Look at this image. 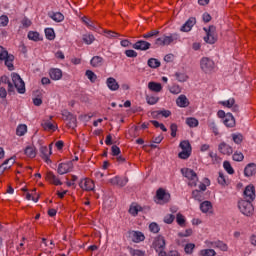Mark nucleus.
<instances>
[{"label":"nucleus","mask_w":256,"mask_h":256,"mask_svg":"<svg viewBox=\"0 0 256 256\" xmlns=\"http://www.w3.org/2000/svg\"><path fill=\"white\" fill-rule=\"evenodd\" d=\"M12 82L7 76H2L0 78L1 83L8 85V93H15V89H17L18 93L23 95L25 93V82L21 78V76L17 73L11 74Z\"/></svg>","instance_id":"obj_1"},{"label":"nucleus","mask_w":256,"mask_h":256,"mask_svg":"<svg viewBox=\"0 0 256 256\" xmlns=\"http://www.w3.org/2000/svg\"><path fill=\"white\" fill-rule=\"evenodd\" d=\"M15 60V56L13 54H9L5 47L0 46V61H4L6 67H8L9 71H13V61Z\"/></svg>","instance_id":"obj_2"},{"label":"nucleus","mask_w":256,"mask_h":256,"mask_svg":"<svg viewBox=\"0 0 256 256\" xmlns=\"http://www.w3.org/2000/svg\"><path fill=\"white\" fill-rule=\"evenodd\" d=\"M206 36L204 37L205 43L209 45H215L217 43V28L215 26H209L208 28H204Z\"/></svg>","instance_id":"obj_3"},{"label":"nucleus","mask_w":256,"mask_h":256,"mask_svg":"<svg viewBox=\"0 0 256 256\" xmlns=\"http://www.w3.org/2000/svg\"><path fill=\"white\" fill-rule=\"evenodd\" d=\"M238 207L241 213L246 215V217H251V215H253V211H255L252 202L249 200H240L238 202Z\"/></svg>","instance_id":"obj_4"},{"label":"nucleus","mask_w":256,"mask_h":256,"mask_svg":"<svg viewBox=\"0 0 256 256\" xmlns=\"http://www.w3.org/2000/svg\"><path fill=\"white\" fill-rule=\"evenodd\" d=\"M181 173L184 177H187L188 180L190 181L188 183V185H190V187H197V181H199V178L197 177V173H195V171H193V169L182 168Z\"/></svg>","instance_id":"obj_5"},{"label":"nucleus","mask_w":256,"mask_h":256,"mask_svg":"<svg viewBox=\"0 0 256 256\" xmlns=\"http://www.w3.org/2000/svg\"><path fill=\"white\" fill-rule=\"evenodd\" d=\"M153 248L159 256H167L165 251V238L163 236H158L153 242Z\"/></svg>","instance_id":"obj_6"},{"label":"nucleus","mask_w":256,"mask_h":256,"mask_svg":"<svg viewBox=\"0 0 256 256\" xmlns=\"http://www.w3.org/2000/svg\"><path fill=\"white\" fill-rule=\"evenodd\" d=\"M201 70L204 73H213L215 70V62L211 58L204 57L200 61Z\"/></svg>","instance_id":"obj_7"},{"label":"nucleus","mask_w":256,"mask_h":256,"mask_svg":"<svg viewBox=\"0 0 256 256\" xmlns=\"http://www.w3.org/2000/svg\"><path fill=\"white\" fill-rule=\"evenodd\" d=\"M244 198L245 201H255V186H253L252 184L246 186L244 190Z\"/></svg>","instance_id":"obj_8"},{"label":"nucleus","mask_w":256,"mask_h":256,"mask_svg":"<svg viewBox=\"0 0 256 256\" xmlns=\"http://www.w3.org/2000/svg\"><path fill=\"white\" fill-rule=\"evenodd\" d=\"M79 187H81L83 191H93V189H95V183L89 178H84L79 182Z\"/></svg>","instance_id":"obj_9"},{"label":"nucleus","mask_w":256,"mask_h":256,"mask_svg":"<svg viewBox=\"0 0 256 256\" xmlns=\"http://www.w3.org/2000/svg\"><path fill=\"white\" fill-rule=\"evenodd\" d=\"M132 47L137 51H148V49H151V43L145 40H139L136 43H134Z\"/></svg>","instance_id":"obj_10"},{"label":"nucleus","mask_w":256,"mask_h":256,"mask_svg":"<svg viewBox=\"0 0 256 256\" xmlns=\"http://www.w3.org/2000/svg\"><path fill=\"white\" fill-rule=\"evenodd\" d=\"M156 199H158V201H162V203H169L171 195L165 192L163 188H160L156 192Z\"/></svg>","instance_id":"obj_11"},{"label":"nucleus","mask_w":256,"mask_h":256,"mask_svg":"<svg viewBox=\"0 0 256 256\" xmlns=\"http://www.w3.org/2000/svg\"><path fill=\"white\" fill-rule=\"evenodd\" d=\"M197 23V19L195 17H190L185 24L180 28V31L183 33H189L191 29H193L194 25Z\"/></svg>","instance_id":"obj_12"},{"label":"nucleus","mask_w":256,"mask_h":256,"mask_svg":"<svg viewBox=\"0 0 256 256\" xmlns=\"http://www.w3.org/2000/svg\"><path fill=\"white\" fill-rule=\"evenodd\" d=\"M110 183L112 185H118V187H125V185H127V183H129V178L128 177L121 178L119 176H116V177L110 179Z\"/></svg>","instance_id":"obj_13"},{"label":"nucleus","mask_w":256,"mask_h":256,"mask_svg":"<svg viewBox=\"0 0 256 256\" xmlns=\"http://www.w3.org/2000/svg\"><path fill=\"white\" fill-rule=\"evenodd\" d=\"M208 247H214L216 249H220V251H229V246L221 240L209 242Z\"/></svg>","instance_id":"obj_14"},{"label":"nucleus","mask_w":256,"mask_h":256,"mask_svg":"<svg viewBox=\"0 0 256 256\" xmlns=\"http://www.w3.org/2000/svg\"><path fill=\"white\" fill-rule=\"evenodd\" d=\"M218 151H220V153H222V155H232L233 147H231L230 145H228L225 142H222L218 146Z\"/></svg>","instance_id":"obj_15"},{"label":"nucleus","mask_w":256,"mask_h":256,"mask_svg":"<svg viewBox=\"0 0 256 256\" xmlns=\"http://www.w3.org/2000/svg\"><path fill=\"white\" fill-rule=\"evenodd\" d=\"M73 169V163L68 162V163H61L58 166V173L59 175H65L66 173H69Z\"/></svg>","instance_id":"obj_16"},{"label":"nucleus","mask_w":256,"mask_h":256,"mask_svg":"<svg viewBox=\"0 0 256 256\" xmlns=\"http://www.w3.org/2000/svg\"><path fill=\"white\" fill-rule=\"evenodd\" d=\"M40 153H41V158L46 162V163H51V155L53 154L52 151H49V148L47 146H41L40 147Z\"/></svg>","instance_id":"obj_17"},{"label":"nucleus","mask_w":256,"mask_h":256,"mask_svg":"<svg viewBox=\"0 0 256 256\" xmlns=\"http://www.w3.org/2000/svg\"><path fill=\"white\" fill-rule=\"evenodd\" d=\"M244 175L245 177H253V175H256V164H248L244 169Z\"/></svg>","instance_id":"obj_18"},{"label":"nucleus","mask_w":256,"mask_h":256,"mask_svg":"<svg viewBox=\"0 0 256 256\" xmlns=\"http://www.w3.org/2000/svg\"><path fill=\"white\" fill-rule=\"evenodd\" d=\"M106 84L108 89H110V91H118L119 90V83H117V80L113 77H109L106 80Z\"/></svg>","instance_id":"obj_19"},{"label":"nucleus","mask_w":256,"mask_h":256,"mask_svg":"<svg viewBox=\"0 0 256 256\" xmlns=\"http://www.w3.org/2000/svg\"><path fill=\"white\" fill-rule=\"evenodd\" d=\"M200 211L202 213H212L213 212V204L211 201H204L200 204Z\"/></svg>","instance_id":"obj_20"},{"label":"nucleus","mask_w":256,"mask_h":256,"mask_svg":"<svg viewBox=\"0 0 256 256\" xmlns=\"http://www.w3.org/2000/svg\"><path fill=\"white\" fill-rule=\"evenodd\" d=\"M148 89L153 93H161V91H163V86L161 83L152 81L148 83Z\"/></svg>","instance_id":"obj_21"},{"label":"nucleus","mask_w":256,"mask_h":256,"mask_svg":"<svg viewBox=\"0 0 256 256\" xmlns=\"http://www.w3.org/2000/svg\"><path fill=\"white\" fill-rule=\"evenodd\" d=\"M223 123L226 127H229V128L235 127V117H233V114L227 113L225 116V119L223 120Z\"/></svg>","instance_id":"obj_22"},{"label":"nucleus","mask_w":256,"mask_h":256,"mask_svg":"<svg viewBox=\"0 0 256 256\" xmlns=\"http://www.w3.org/2000/svg\"><path fill=\"white\" fill-rule=\"evenodd\" d=\"M46 179L53 185H63V182H61V180H59V178L56 177L53 172H47Z\"/></svg>","instance_id":"obj_23"},{"label":"nucleus","mask_w":256,"mask_h":256,"mask_svg":"<svg viewBox=\"0 0 256 256\" xmlns=\"http://www.w3.org/2000/svg\"><path fill=\"white\" fill-rule=\"evenodd\" d=\"M50 77L53 81H59L63 77V72L59 68H53L50 70Z\"/></svg>","instance_id":"obj_24"},{"label":"nucleus","mask_w":256,"mask_h":256,"mask_svg":"<svg viewBox=\"0 0 256 256\" xmlns=\"http://www.w3.org/2000/svg\"><path fill=\"white\" fill-rule=\"evenodd\" d=\"M13 163H15L13 158L5 160L4 163L0 166V175H3L7 169H11V165H13Z\"/></svg>","instance_id":"obj_25"},{"label":"nucleus","mask_w":256,"mask_h":256,"mask_svg":"<svg viewBox=\"0 0 256 256\" xmlns=\"http://www.w3.org/2000/svg\"><path fill=\"white\" fill-rule=\"evenodd\" d=\"M48 16L50 19H53V21H56V23H61L65 19V16L61 12H49Z\"/></svg>","instance_id":"obj_26"},{"label":"nucleus","mask_w":256,"mask_h":256,"mask_svg":"<svg viewBox=\"0 0 256 256\" xmlns=\"http://www.w3.org/2000/svg\"><path fill=\"white\" fill-rule=\"evenodd\" d=\"M176 104L178 107H189V99L185 95H180L176 100Z\"/></svg>","instance_id":"obj_27"},{"label":"nucleus","mask_w":256,"mask_h":256,"mask_svg":"<svg viewBox=\"0 0 256 256\" xmlns=\"http://www.w3.org/2000/svg\"><path fill=\"white\" fill-rule=\"evenodd\" d=\"M179 39V34L173 33L169 36H164V45H171V43L177 41Z\"/></svg>","instance_id":"obj_28"},{"label":"nucleus","mask_w":256,"mask_h":256,"mask_svg":"<svg viewBox=\"0 0 256 256\" xmlns=\"http://www.w3.org/2000/svg\"><path fill=\"white\" fill-rule=\"evenodd\" d=\"M24 153L27 157H30V159L37 157V150L33 146L26 147Z\"/></svg>","instance_id":"obj_29"},{"label":"nucleus","mask_w":256,"mask_h":256,"mask_svg":"<svg viewBox=\"0 0 256 256\" xmlns=\"http://www.w3.org/2000/svg\"><path fill=\"white\" fill-rule=\"evenodd\" d=\"M90 65H92V67H101V66H103V57L94 56L90 61Z\"/></svg>","instance_id":"obj_30"},{"label":"nucleus","mask_w":256,"mask_h":256,"mask_svg":"<svg viewBox=\"0 0 256 256\" xmlns=\"http://www.w3.org/2000/svg\"><path fill=\"white\" fill-rule=\"evenodd\" d=\"M132 241L134 243H141V241H145V235L141 232H132Z\"/></svg>","instance_id":"obj_31"},{"label":"nucleus","mask_w":256,"mask_h":256,"mask_svg":"<svg viewBox=\"0 0 256 256\" xmlns=\"http://www.w3.org/2000/svg\"><path fill=\"white\" fill-rule=\"evenodd\" d=\"M139 211H143V208L137 204H132L129 208L130 215H133V217H137L139 215Z\"/></svg>","instance_id":"obj_32"},{"label":"nucleus","mask_w":256,"mask_h":256,"mask_svg":"<svg viewBox=\"0 0 256 256\" xmlns=\"http://www.w3.org/2000/svg\"><path fill=\"white\" fill-rule=\"evenodd\" d=\"M147 64H148V67H150L151 69H157L161 67V62L155 58H150Z\"/></svg>","instance_id":"obj_33"},{"label":"nucleus","mask_w":256,"mask_h":256,"mask_svg":"<svg viewBox=\"0 0 256 256\" xmlns=\"http://www.w3.org/2000/svg\"><path fill=\"white\" fill-rule=\"evenodd\" d=\"M27 133V125L25 124H20L17 129H16V135L18 137H23Z\"/></svg>","instance_id":"obj_34"},{"label":"nucleus","mask_w":256,"mask_h":256,"mask_svg":"<svg viewBox=\"0 0 256 256\" xmlns=\"http://www.w3.org/2000/svg\"><path fill=\"white\" fill-rule=\"evenodd\" d=\"M82 40L84 43H86V45H91L93 41H95V36H93V34H84L82 36Z\"/></svg>","instance_id":"obj_35"},{"label":"nucleus","mask_w":256,"mask_h":256,"mask_svg":"<svg viewBox=\"0 0 256 256\" xmlns=\"http://www.w3.org/2000/svg\"><path fill=\"white\" fill-rule=\"evenodd\" d=\"M223 167H224L225 171H227V173L229 175H233V173H235V170L233 169V166H231V162L230 161H224L223 162Z\"/></svg>","instance_id":"obj_36"},{"label":"nucleus","mask_w":256,"mask_h":256,"mask_svg":"<svg viewBox=\"0 0 256 256\" xmlns=\"http://www.w3.org/2000/svg\"><path fill=\"white\" fill-rule=\"evenodd\" d=\"M45 35L46 39H49V41H53V39H55V30H53V28H46Z\"/></svg>","instance_id":"obj_37"},{"label":"nucleus","mask_w":256,"mask_h":256,"mask_svg":"<svg viewBox=\"0 0 256 256\" xmlns=\"http://www.w3.org/2000/svg\"><path fill=\"white\" fill-rule=\"evenodd\" d=\"M86 77L91 81V83H95L97 81V74L91 70H87L85 73Z\"/></svg>","instance_id":"obj_38"},{"label":"nucleus","mask_w":256,"mask_h":256,"mask_svg":"<svg viewBox=\"0 0 256 256\" xmlns=\"http://www.w3.org/2000/svg\"><path fill=\"white\" fill-rule=\"evenodd\" d=\"M186 125L188 127H198L199 126V120L196 118H187L186 119Z\"/></svg>","instance_id":"obj_39"},{"label":"nucleus","mask_w":256,"mask_h":256,"mask_svg":"<svg viewBox=\"0 0 256 256\" xmlns=\"http://www.w3.org/2000/svg\"><path fill=\"white\" fill-rule=\"evenodd\" d=\"M194 249H195L194 243H188L184 247V251H185L186 255H193Z\"/></svg>","instance_id":"obj_40"},{"label":"nucleus","mask_w":256,"mask_h":256,"mask_svg":"<svg viewBox=\"0 0 256 256\" xmlns=\"http://www.w3.org/2000/svg\"><path fill=\"white\" fill-rule=\"evenodd\" d=\"M159 35V30H151L150 32L143 34V39H151L153 37H157Z\"/></svg>","instance_id":"obj_41"},{"label":"nucleus","mask_w":256,"mask_h":256,"mask_svg":"<svg viewBox=\"0 0 256 256\" xmlns=\"http://www.w3.org/2000/svg\"><path fill=\"white\" fill-rule=\"evenodd\" d=\"M220 105H223V107H228V109H231L235 105V99L230 98L227 101H221Z\"/></svg>","instance_id":"obj_42"},{"label":"nucleus","mask_w":256,"mask_h":256,"mask_svg":"<svg viewBox=\"0 0 256 256\" xmlns=\"http://www.w3.org/2000/svg\"><path fill=\"white\" fill-rule=\"evenodd\" d=\"M200 255L202 256H215L217 255V252L213 249H203L200 251Z\"/></svg>","instance_id":"obj_43"},{"label":"nucleus","mask_w":256,"mask_h":256,"mask_svg":"<svg viewBox=\"0 0 256 256\" xmlns=\"http://www.w3.org/2000/svg\"><path fill=\"white\" fill-rule=\"evenodd\" d=\"M209 129L214 133V135H219V128L217 127V124L214 121H210L208 123Z\"/></svg>","instance_id":"obj_44"},{"label":"nucleus","mask_w":256,"mask_h":256,"mask_svg":"<svg viewBox=\"0 0 256 256\" xmlns=\"http://www.w3.org/2000/svg\"><path fill=\"white\" fill-rule=\"evenodd\" d=\"M176 223H178L180 227H185V216H183L181 213H178L176 216Z\"/></svg>","instance_id":"obj_45"},{"label":"nucleus","mask_w":256,"mask_h":256,"mask_svg":"<svg viewBox=\"0 0 256 256\" xmlns=\"http://www.w3.org/2000/svg\"><path fill=\"white\" fill-rule=\"evenodd\" d=\"M146 101L148 105H155L159 102V97L157 96H146Z\"/></svg>","instance_id":"obj_46"},{"label":"nucleus","mask_w":256,"mask_h":256,"mask_svg":"<svg viewBox=\"0 0 256 256\" xmlns=\"http://www.w3.org/2000/svg\"><path fill=\"white\" fill-rule=\"evenodd\" d=\"M28 39H30V41H39V32H28Z\"/></svg>","instance_id":"obj_47"},{"label":"nucleus","mask_w":256,"mask_h":256,"mask_svg":"<svg viewBox=\"0 0 256 256\" xmlns=\"http://www.w3.org/2000/svg\"><path fill=\"white\" fill-rule=\"evenodd\" d=\"M232 139L236 145L243 143V136L241 134H232Z\"/></svg>","instance_id":"obj_48"},{"label":"nucleus","mask_w":256,"mask_h":256,"mask_svg":"<svg viewBox=\"0 0 256 256\" xmlns=\"http://www.w3.org/2000/svg\"><path fill=\"white\" fill-rule=\"evenodd\" d=\"M180 148L182 149V151H191V144L189 143V141L184 140L180 143Z\"/></svg>","instance_id":"obj_49"},{"label":"nucleus","mask_w":256,"mask_h":256,"mask_svg":"<svg viewBox=\"0 0 256 256\" xmlns=\"http://www.w3.org/2000/svg\"><path fill=\"white\" fill-rule=\"evenodd\" d=\"M217 181L222 187H225V185H227V180L225 179V175L223 174V172H219Z\"/></svg>","instance_id":"obj_50"},{"label":"nucleus","mask_w":256,"mask_h":256,"mask_svg":"<svg viewBox=\"0 0 256 256\" xmlns=\"http://www.w3.org/2000/svg\"><path fill=\"white\" fill-rule=\"evenodd\" d=\"M178 157L180 159H189L191 157V150H182L179 154Z\"/></svg>","instance_id":"obj_51"},{"label":"nucleus","mask_w":256,"mask_h":256,"mask_svg":"<svg viewBox=\"0 0 256 256\" xmlns=\"http://www.w3.org/2000/svg\"><path fill=\"white\" fill-rule=\"evenodd\" d=\"M233 161L241 162L245 159V156L241 152H235L232 156Z\"/></svg>","instance_id":"obj_52"},{"label":"nucleus","mask_w":256,"mask_h":256,"mask_svg":"<svg viewBox=\"0 0 256 256\" xmlns=\"http://www.w3.org/2000/svg\"><path fill=\"white\" fill-rule=\"evenodd\" d=\"M9 25V17L7 15L0 16V27H7Z\"/></svg>","instance_id":"obj_53"},{"label":"nucleus","mask_w":256,"mask_h":256,"mask_svg":"<svg viewBox=\"0 0 256 256\" xmlns=\"http://www.w3.org/2000/svg\"><path fill=\"white\" fill-rule=\"evenodd\" d=\"M43 128L46 130V131H55L56 127H55V124L51 123V122H45L43 124Z\"/></svg>","instance_id":"obj_54"},{"label":"nucleus","mask_w":256,"mask_h":256,"mask_svg":"<svg viewBox=\"0 0 256 256\" xmlns=\"http://www.w3.org/2000/svg\"><path fill=\"white\" fill-rule=\"evenodd\" d=\"M209 157L212 159L213 164L219 163V161H221V158H219V156L215 152H209Z\"/></svg>","instance_id":"obj_55"},{"label":"nucleus","mask_w":256,"mask_h":256,"mask_svg":"<svg viewBox=\"0 0 256 256\" xmlns=\"http://www.w3.org/2000/svg\"><path fill=\"white\" fill-rule=\"evenodd\" d=\"M175 221V215L173 214H168L164 217V223H167V225H171Z\"/></svg>","instance_id":"obj_56"},{"label":"nucleus","mask_w":256,"mask_h":256,"mask_svg":"<svg viewBox=\"0 0 256 256\" xmlns=\"http://www.w3.org/2000/svg\"><path fill=\"white\" fill-rule=\"evenodd\" d=\"M193 235V230L191 228L186 229L185 232H179L178 237H191Z\"/></svg>","instance_id":"obj_57"},{"label":"nucleus","mask_w":256,"mask_h":256,"mask_svg":"<svg viewBox=\"0 0 256 256\" xmlns=\"http://www.w3.org/2000/svg\"><path fill=\"white\" fill-rule=\"evenodd\" d=\"M68 121H69V127H71L72 129H75V127H77V117L72 115Z\"/></svg>","instance_id":"obj_58"},{"label":"nucleus","mask_w":256,"mask_h":256,"mask_svg":"<svg viewBox=\"0 0 256 256\" xmlns=\"http://www.w3.org/2000/svg\"><path fill=\"white\" fill-rule=\"evenodd\" d=\"M130 254L132 256H145V252L141 250H135L133 248H130Z\"/></svg>","instance_id":"obj_59"},{"label":"nucleus","mask_w":256,"mask_h":256,"mask_svg":"<svg viewBox=\"0 0 256 256\" xmlns=\"http://www.w3.org/2000/svg\"><path fill=\"white\" fill-rule=\"evenodd\" d=\"M175 75H176V79L178 81H180L181 83L187 81V79H188L187 75L183 74V73H176Z\"/></svg>","instance_id":"obj_60"},{"label":"nucleus","mask_w":256,"mask_h":256,"mask_svg":"<svg viewBox=\"0 0 256 256\" xmlns=\"http://www.w3.org/2000/svg\"><path fill=\"white\" fill-rule=\"evenodd\" d=\"M149 229L151 231V233H157L160 229H159V225L155 222H152L150 225H149Z\"/></svg>","instance_id":"obj_61"},{"label":"nucleus","mask_w":256,"mask_h":256,"mask_svg":"<svg viewBox=\"0 0 256 256\" xmlns=\"http://www.w3.org/2000/svg\"><path fill=\"white\" fill-rule=\"evenodd\" d=\"M170 93H173V95H179V93H181V88L177 85H174L170 87Z\"/></svg>","instance_id":"obj_62"},{"label":"nucleus","mask_w":256,"mask_h":256,"mask_svg":"<svg viewBox=\"0 0 256 256\" xmlns=\"http://www.w3.org/2000/svg\"><path fill=\"white\" fill-rule=\"evenodd\" d=\"M192 197L194 198V199H196V201H201V191H199V190H194L193 192H192Z\"/></svg>","instance_id":"obj_63"},{"label":"nucleus","mask_w":256,"mask_h":256,"mask_svg":"<svg viewBox=\"0 0 256 256\" xmlns=\"http://www.w3.org/2000/svg\"><path fill=\"white\" fill-rule=\"evenodd\" d=\"M125 55L126 57L135 58L137 57V52L135 50H126Z\"/></svg>","instance_id":"obj_64"}]
</instances>
